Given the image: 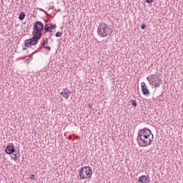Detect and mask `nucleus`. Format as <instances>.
<instances>
[{
    "mask_svg": "<svg viewBox=\"0 0 183 183\" xmlns=\"http://www.w3.org/2000/svg\"><path fill=\"white\" fill-rule=\"evenodd\" d=\"M41 45L45 49H48V51H51V46H46V45H49V43L48 42V39H45V40L43 41Z\"/></svg>",
    "mask_w": 183,
    "mask_h": 183,
    "instance_id": "obj_8",
    "label": "nucleus"
},
{
    "mask_svg": "<svg viewBox=\"0 0 183 183\" xmlns=\"http://www.w3.org/2000/svg\"><path fill=\"white\" fill-rule=\"evenodd\" d=\"M26 47H24L23 48V51H26Z\"/></svg>",
    "mask_w": 183,
    "mask_h": 183,
    "instance_id": "obj_27",
    "label": "nucleus"
},
{
    "mask_svg": "<svg viewBox=\"0 0 183 183\" xmlns=\"http://www.w3.org/2000/svg\"><path fill=\"white\" fill-rule=\"evenodd\" d=\"M35 179V175L32 174L30 177V179Z\"/></svg>",
    "mask_w": 183,
    "mask_h": 183,
    "instance_id": "obj_24",
    "label": "nucleus"
},
{
    "mask_svg": "<svg viewBox=\"0 0 183 183\" xmlns=\"http://www.w3.org/2000/svg\"><path fill=\"white\" fill-rule=\"evenodd\" d=\"M97 33L102 38H105L106 36H109L112 34V31H111L109 27L100 25L98 26Z\"/></svg>",
    "mask_w": 183,
    "mask_h": 183,
    "instance_id": "obj_3",
    "label": "nucleus"
},
{
    "mask_svg": "<svg viewBox=\"0 0 183 183\" xmlns=\"http://www.w3.org/2000/svg\"><path fill=\"white\" fill-rule=\"evenodd\" d=\"M31 43L29 42V39L24 41V46L29 48L31 46Z\"/></svg>",
    "mask_w": 183,
    "mask_h": 183,
    "instance_id": "obj_16",
    "label": "nucleus"
},
{
    "mask_svg": "<svg viewBox=\"0 0 183 183\" xmlns=\"http://www.w3.org/2000/svg\"><path fill=\"white\" fill-rule=\"evenodd\" d=\"M5 152L6 154H7V155H11V154H15V152H16V150L13 146L8 145L5 149Z\"/></svg>",
    "mask_w": 183,
    "mask_h": 183,
    "instance_id": "obj_5",
    "label": "nucleus"
},
{
    "mask_svg": "<svg viewBox=\"0 0 183 183\" xmlns=\"http://www.w3.org/2000/svg\"><path fill=\"white\" fill-rule=\"evenodd\" d=\"M55 36H56V38H59V36H62V33L61 32H56V34H55Z\"/></svg>",
    "mask_w": 183,
    "mask_h": 183,
    "instance_id": "obj_19",
    "label": "nucleus"
},
{
    "mask_svg": "<svg viewBox=\"0 0 183 183\" xmlns=\"http://www.w3.org/2000/svg\"><path fill=\"white\" fill-rule=\"evenodd\" d=\"M25 13H24V11H21V13L19 15V19L20 21H24V19H25Z\"/></svg>",
    "mask_w": 183,
    "mask_h": 183,
    "instance_id": "obj_13",
    "label": "nucleus"
},
{
    "mask_svg": "<svg viewBox=\"0 0 183 183\" xmlns=\"http://www.w3.org/2000/svg\"><path fill=\"white\" fill-rule=\"evenodd\" d=\"M141 87L143 95H149V90H148V87L147 86V84H145V82L143 81L141 83Z\"/></svg>",
    "mask_w": 183,
    "mask_h": 183,
    "instance_id": "obj_6",
    "label": "nucleus"
},
{
    "mask_svg": "<svg viewBox=\"0 0 183 183\" xmlns=\"http://www.w3.org/2000/svg\"><path fill=\"white\" fill-rule=\"evenodd\" d=\"M13 155L14 157H11V158L16 162L18 161V158L21 157V154H19V152H18V153H16V154L13 153Z\"/></svg>",
    "mask_w": 183,
    "mask_h": 183,
    "instance_id": "obj_12",
    "label": "nucleus"
},
{
    "mask_svg": "<svg viewBox=\"0 0 183 183\" xmlns=\"http://www.w3.org/2000/svg\"><path fill=\"white\" fill-rule=\"evenodd\" d=\"M44 30H45L46 32H52V29H51V26H49L48 24H45Z\"/></svg>",
    "mask_w": 183,
    "mask_h": 183,
    "instance_id": "obj_14",
    "label": "nucleus"
},
{
    "mask_svg": "<svg viewBox=\"0 0 183 183\" xmlns=\"http://www.w3.org/2000/svg\"><path fill=\"white\" fill-rule=\"evenodd\" d=\"M64 89H62V92L60 93V95H62L64 97Z\"/></svg>",
    "mask_w": 183,
    "mask_h": 183,
    "instance_id": "obj_23",
    "label": "nucleus"
},
{
    "mask_svg": "<svg viewBox=\"0 0 183 183\" xmlns=\"http://www.w3.org/2000/svg\"><path fill=\"white\" fill-rule=\"evenodd\" d=\"M34 29L38 32H42L44 30V24L41 21H36L34 26Z\"/></svg>",
    "mask_w": 183,
    "mask_h": 183,
    "instance_id": "obj_4",
    "label": "nucleus"
},
{
    "mask_svg": "<svg viewBox=\"0 0 183 183\" xmlns=\"http://www.w3.org/2000/svg\"><path fill=\"white\" fill-rule=\"evenodd\" d=\"M33 38H35L36 39L39 41V39L42 38V31H34Z\"/></svg>",
    "mask_w": 183,
    "mask_h": 183,
    "instance_id": "obj_7",
    "label": "nucleus"
},
{
    "mask_svg": "<svg viewBox=\"0 0 183 183\" xmlns=\"http://www.w3.org/2000/svg\"><path fill=\"white\" fill-rule=\"evenodd\" d=\"M92 177V168L91 167H84L80 169L79 177L81 179H88Z\"/></svg>",
    "mask_w": 183,
    "mask_h": 183,
    "instance_id": "obj_2",
    "label": "nucleus"
},
{
    "mask_svg": "<svg viewBox=\"0 0 183 183\" xmlns=\"http://www.w3.org/2000/svg\"><path fill=\"white\" fill-rule=\"evenodd\" d=\"M41 48H42V47H39V50H36L35 51H34V52L31 54V55H34V54H36V52H39V49H41Z\"/></svg>",
    "mask_w": 183,
    "mask_h": 183,
    "instance_id": "obj_22",
    "label": "nucleus"
},
{
    "mask_svg": "<svg viewBox=\"0 0 183 183\" xmlns=\"http://www.w3.org/2000/svg\"><path fill=\"white\" fill-rule=\"evenodd\" d=\"M30 45H36L38 44V39H35V37L32 36L31 38L29 39Z\"/></svg>",
    "mask_w": 183,
    "mask_h": 183,
    "instance_id": "obj_10",
    "label": "nucleus"
},
{
    "mask_svg": "<svg viewBox=\"0 0 183 183\" xmlns=\"http://www.w3.org/2000/svg\"><path fill=\"white\" fill-rule=\"evenodd\" d=\"M146 2H147V4H152V2H154V0H146Z\"/></svg>",
    "mask_w": 183,
    "mask_h": 183,
    "instance_id": "obj_21",
    "label": "nucleus"
},
{
    "mask_svg": "<svg viewBox=\"0 0 183 183\" xmlns=\"http://www.w3.org/2000/svg\"><path fill=\"white\" fill-rule=\"evenodd\" d=\"M132 107H134L135 108H137V107H138V104L137 103V102L135 100H132Z\"/></svg>",
    "mask_w": 183,
    "mask_h": 183,
    "instance_id": "obj_18",
    "label": "nucleus"
},
{
    "mask_svg": "<svg viewBox=\"0 0 183 183\" xmlns=\"http://www.w3.org/2000/svg\"><path fill=\"white\" fill-rule=\"evenodd\" d=\"M31 43L29 42V39L24 41V46L29 48L31 46Z\"/></svg>",
    "mask_w": 183,
    "mask_h": 183,
    "instance_id": "obj_15",
    "label": "nucleus"
},
{
    "mask_svg": "<svg viewBox=\"0 0 183 183\" xmlns=\"http://www.w3.org/2000/svg\"><path fill=\"white\" fill-rule=\"evenodd\" d=\"M145 28H147V25L146 24H142L141 29H145Z\"/></svg>",
    "mask_w": 183,
    "mask_h": 183,
    "instance_id": "obj_20",
    "label": "nucleus"
},
{
    "mask_svg": "<svg viewBox=\"0 0 183 183\" xmlns=\"http://www.w3.org/2000/svg\"><path fill=\"white\" fill-rule=\"evenodd\" d=\"M147 81H149V82H151V79H149V76L147 78Z\"/></svg>",
    "mask_w": 183,
    "mask_h": 183,
    "instance_id": "obj_26",
    "label": "nucleus"
},
{
    "mask_svg": "<svg viewBox=\"0 0 183 183\" xmlns=\"http://www.w3.org/2000/svg\"><path fill=\"white\" fill-rule=\"evenodd\" d=\"M49 26L51 27V29H55L56 28V24H54V23H50Z\"/></svg>",
    "mask_w": 183,
    "mask_h": 183,
    "instance_id": "obj_17",
    "label": "nucleus"
},
{
    "mask_svg": "<svg viewBox=\"0 0 183 183\" xmlns=\"http://www.w3.org/2000/svg\"><path fill=\"white\" fill-rule=\"evenodd\" d=\"M88 108H92V104L91 103L88 104Z\"/></svg>",
    "mask_w": 183,
    "mask_h": 183,
    "instance_id": "obj_25",
    "label": "nucleus"
},
{
    "mask_svg": "<svg viewBox=\"0 0 183 183\" xmlns=\"http://www.w3.org/2000/svg\"><path fill=\"white\" fill-rule=\"evenodd\" d=\"M139 183H148V178H147V176L143 175L139 177L138 180Z\"/></svg>",
    "mask_w": 183,
    "mask_h": 183,
    "instance_id": "obj_9",
    "label": "nucleus"
},
{
    "mask_svg": "<svg viewBox=\"0 0 183 183\" xmlns=\"http://www.w3.org/2000/svg\"><path fill=\"white\" fill-rule=\"evenodd\" d=\"M69 97H71V92H69V90H68V88H65L64 98L65 99H68V98H69Z\"/></svg>",
    "mask_w": 183,
    "mask_h": 183,
    "instance_id": "obj_11",
    "label": "nucleus"
},
{
    "mask_svg": "<svg viewBox=\"0 0 183 183\" xmlns=\"http://www.w3.org/2000/svg\"><path fill=\"white\" fill-rule=\"evenodd\" d=\"M137 139L139 147H147L154 142V134L149 129H139Z\"/></svg>",
    "mask_w": 183,
    "mask_h": 183,
    "instance_id": "obj_1",
    "label": "nucleus"
}]
</instances>
